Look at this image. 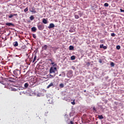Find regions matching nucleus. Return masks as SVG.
Listing matches in <instances>:
<instances>
[{"mask_svg":"<svg viewBox=\"0 0 124 124\" xmlns=\"http://www.w3.org/2000/svg\"><path fill=\"white\" fill-rule=\"evenodd\" d=\"M13 76L16 77V78H20L21 75V70L16 69L13 71Z\"/></svg>","mask_w":124,"mask_h":124,"instance_id":"1","label":"nucleus"},{"mask_svg":"<svg viewBox=\"0 0 124 124\" xmlns=\"http://www.w3.org/2000/svg\"><path fill=\"white\" fill-rule=\"evenodd\" d=\"M73 76V71L71 70H69L67 73V77L68 78H71Z\"/></svg>","mask_w":124,"mask_h":124,"instance_id":"2","label":"nucleus"},{"mask_svg":"<svg viewBox=\"0 0 124 124\" xmlns=\"http://www.w3.org/2000/svg\"><path fill=\"white\" fill-rule=\"evenodd\" d=\"M5 82H3L2 84L4 85L5 88H8V86L10 85V84L8 83V82H9V78H6Z\"/></svg>","mask_w":124,"mask_h":124,"instance_id":"3","label":"nucleus"},{"mask_svg":"<svg viewBox=\"0 0 124 124\" xmlns=\"http://www.w3.org/2000/svg\"><path fill=\"white\" fill-rule=\"evenodd\" d=\"M36 83V79H34V78L31 79L29 82V83L30 84V86H34V84Z\"/></svg>","mask_w":124,"mask_h":124,"instance_id":"4","label":"nucleus"},{"mask_svg":"<svg viewBox=\"0 0 124 124\" xmlns=\"http://www.w3.org/2000/svg\"><path fill=\"white\" fill-rule=\"evenodd\" d=\"M37 27L38 28V30H39V31H43V30H44V25H43V24H38L37 25Z\"/></svg>","mask_w":124,"mask_h":124,"instance_id":"5","label":"nucleus"},{"mask_svg":"<svg viewBox=\"0 0 124 124\" xmlns=\"http://www.w3.org/2000/svg\"><path fill=\"white\" fill-rule=\"evenodd\" d=\"M64 120L66 123H68L70 121V115L69 116L67 114L64 115Z\"/></svg>","mask_w":124,"mask_h":124,"instance_id":"6","label":"nucleus"},{"mask_svg":"<svg viewBox=\"0 0 124 124\" xmlns=\"http://www.w3.org/2000/svg\"><path fill=\"white\" fill-rule=\"evenodd\" d=\"M29 10L30 12H32V13H36V11H35V8H34V7L33 6L29 8Z\"/></svg>","mask_w":124,"mask_h":124,"instance_id":"7","label":"nucleus"},{"mask_svg":"<svg viewBox=\"0 0 124 124\" xmlns=\"http://www.w3.org/2000/svg\"><path fill=\"white\" fill-rule=\"evenodd\" d=\"M20 90H23V89H21V87L15 88L14 87H11V91L13 92H16V91H20Z\"/></svg>","mask_w":124,"mask_h":124,"instance_id":"8","label":"nucleus"},{"mask_svg":"<svg viewBox=\"0 0 124 124\" xmlns=\"http://www.w3.org/2000/svg\"><path fill=\"white\" fill-rule=\"evenodd\" d=\"M14 16H15L16 18L18 17V14H11L10 16H8L9 19H11Z\"/></svg>","mask_w":124,"mask_h":124,"instance_id":"9","label":"nucleus"},{"mask_svg":"<svg viewBox=\"0 0 124 124\" xmlns=\"http://www.w3.org/2000/svg\"><path fill=\"white\" fill-rule=\"evenodd\" d=\"M50 48L53 49V51L54 53H56L57 50L59 49V47H52V46H50Z\"/></svg>","mask_w":124,"mask_h":124,"instance_id":"10","label":"nucleus"},{"mask_svg":"<svg viewBox=\"0 0 124 124\" xmlns=\"http://www.w3.org/2000/svg\"><path fill=\"white\" fill-rule=\"evenodd\" d=\"M53 28H55V24L53 23H50L49 26H48V29H53Z\"/></svg>","mask_w":124,"mask_h":124,"instance_id":"11","label":"nucleus"},{"mask_svg":"<svg viewBox=\"0 0 124 124\" xmlns=\"http://www.w3.org/2000/svg\"><path fill=\"white\" fill-rule=\"evenodd\" d=\"M6 26H8V27H10L12 26L13 27L14 26V24L12 23H7L5 24Z\"/></svg>","mask_w":124,"mask_h":124,"instance_id":"12","label":"nucleus"},{"mask_svg":"<svg viewBox=\"0 0 124 124\" xmlns=\"http://www.w3.org/2000/svg\"><path fill=\"white\" fill-rule=\"evenodd\" d=\"M100 48H103V49H107V46H104V45L103 44H101L100 45Z\"/></svg>","mask_w":124,"mask_h":124,"instance_id":"13","label":"nucleus"},{"mask_svg":"<svg viewBox=\"0 0 124 124\" xmlns=\"http://www.w3.org/2000/svg\"><path fill=\"white\" fill-rule=\"evenodd\" d=\"M49 73H55V71L54 70L53 67H51L50 68Z\"/></svg>","mask_w":124,"mask_h":124,"instance_id":"14","label":"nucleus"},{"mask_svg":"<svg viewBox=\"0 0 124 124\" xmlns=\"http://www.w3.org/2000/svg\"><path fill=\"white\" fill-rule=\"evenodd\" d=\"M48 48V46L47 45H44L43 46H42L43 50H47V48Z\"/></svg>","mask_w":124,"mask_h":124,"instance_id":"15","label":"nucleus"},{"mask_svg":"<svg viewBox=\"0 0 124 124\" xmlns=\"http://www.w3.org/2000/svg\"><path fill=\"white\" fill-rule=\"evenodd\" d=\"M31 31H34V32H35V31H37V29H36V28L35 27H33L31 28Z\"/></svg>","mask_w":124,"mask_h":124,"instance_id":"16","label":"nucleus"},{"mask_svg":"<svg viewBox=\"0 0 124 124\" xmlns=\"http://www.w3.org/2000/svg\"><path fill=\"white\" fill-rule=\"evenodd\" d=\"M78 15L79 16V17H82L83 16V14L84 13L81 12V11H78Z\"/></svg>","mask_w":124,"mask_h":124,"instance_id":"17","label":"nucleus"},{"mask_svg":"<svg viewBox=\"0 0 124 124\" xmlns=\"http://www.w3.org/2000/svg\"><path fill=\"white\" fill-rule=\"evenodd\" d=\"M54 86V84H53V82H51L48 85L46 88V89H49V88H51V87Z\"/></svg>","mask_w":124,"mask_h":124,"instance_id":"18","label":"nucleus"},{"mask_svg":"<svg viewBox=\"0 0 124 124\" xmlns=\"http://www.w3.org/2000/svg\"><path fill=\"white\" fill-rule=\"evenodd\" d=\"M13 45L14 47H17L18 46V42L16 41L13 43Z\"/></svg>","mask_w":124,"mask_h":124,"instance_id":"19","label":"nucleus"},{"mask_svg":"<svg viewBox=\"0 0 124 124\" xmlns=\"http://www.w3.org/2000/svg\"><path fill=\"white\" fill-rule=\"evenodd\" d=\"M29 85H30V83H29V82H26L24 84V87L27 88H28V87H29Z\"/></svg>","mask_w":124,"mask_h":124,"instance_id":"20","label":"nucleus"},{"mask_svg":"<svg viewBox=\"0 0 124 124\" xmlns=\"http://www.w3.org/2000/svg\"><path fill=\"white\" fill-rule=\"evenodd\" d=\"M69 32H74V31H75V29H73V28H71L69 30Z\"/></svg>","mask_w":124,"mask_h":124,"instance_id":"21","label":"nucleus"},{"mask_svg":"<svg viewBox=\"0 0 124 124\" xmlns=\"http://www.w3.org/2000/svg\"><path fill=\"white\" fill-rule=\"evenodd\" d=\"M34 56V58H33L32 62H35V61H36V58H37L36 54H35Z\"/></svg>","mask_w":124,"mask_h":124,"instance_id":"22","label":"nucleus"},{"mask_svg":"<svg viewBox=\"0 0 124 124\" xmlns=\"http://www.w3.org/2000/svg\"><path fill=\"white\" fill-rule=\"evenodd\" d=\"M98 117L99 119V120H102V119H104V117H103V116H102V115H98Z\"/></svg>","mask_w":124,"mask_h":124,"instance_id":"23","label":"nucleus"},{"mask_svg":"<svg viewBox=\"0 0 124 124\" xmlns=\"http://www.w3.org/2000/svg\"><path fill=\"white\" fill-rule=\"evenodd\" d=\"M61 75H62V77H65V72H62Z\"/></svg>","mask_w":124,"mask_h":124,"instance_id":"24","label":"nucleus"},{"mask_svg":"<svg viewBox=\"0 0 124 124\" xmlns=\"http://www.w3.org/2000/svg\"><path fill=\"white\" fill-rule=\"evenodd\" d=\"M42 22L43 24H47V20H46L45 18L43 19Z\"/></svg>","mask_w":124,"mask_h":124,"instance_id":"25","label":"nucleus"},{"mask_svg":"<svg viewBox=\"0 0 124 124\" xmlns=\"http://www.w3.org/2000/svg\"><path fill=\"white\" fill-rule=\"evenodd\" d=\"M69 48V50H74V46H70Z\"/></svg>","mask_w":124,"mask_h":124,"instance_id":"26","label":"nucleus"},{"mask_svg":"<svg viewBox=\"0 0 124 124\" xmlns=\"http://www.w3.org/2000/svg\"><path fill=\"white\" fill-rule=\"evenodd\" d=\"M104 6H105V7H108V6H109V4H108V3H105Z\"/></svg>","mask_w":124,"mask_h":124,"instance_id":"27","label":"nucleus"},{"mask_svg":"<svg viewBox=\"0 0 124 124\" xmlns=\"http://www.w3.org/2000/svg\"><path fill=\"white\" fill-rule=\"evenodd\" d=\"M71 60H72V61H74V60H75V56L73 55L71 56Z\"/></svg>","mask_w":124,"mask_h":124,"instance_id":"28","label":"nucleus"},{"mask_svg":"<svg viewBox=\"0 0 124 124\" xmlns=\"http://www.w3.org/2000/svg\"><path fill=\"white\" fill-rule=\"evenodd\" d=\"M110 65L112 67H114L115 66V63L113 62H110Z\"/></svg>","mask_w":124,"mask_h":124,"instance_id":"29","label":"nucleus"},{"mask_svg":"<svg viewBox=\"0 0 124 124\" xmlns=\"http://www.w3.org/2000/svg\"><path fill=\"white\" fill-rule=\"evenodd\" d=\"M23 93L24 94H25V93H27V92H25V91L20 92V95H22V94H23Z\"/></svg>","mask_w":124,"mask_h":124,"instance_id":"30","label":"nucleus"},{"mask_svg":"<svg viewBox=\"0 0 124 124\" xmlns=\"http://www.w3.org/2000/svg\"><path fill=\"white\" fill-rule=\"evenodd\" d=\"M74 16L75 19H79V16L78 15H75Z\"/></svg>","mask_w":124,"mask_h":124,"instance_id":"31","label":"nucleus"},{"mask_svg":"<svg viewBox=\"0 0 124 124\" xmlns=\"http://www.w3.org/2000/svg\"><path fill=\"white\" fill-rule=\"evenodd\" d=\"M30 19L31 20V21H32V20L34 19V17H33V16H31L30 17Z\"/></svg>","mask_w":124,"mask_h":124,"instance_id":"32","label":"nucleus"},{"mask_svg":"<svg viewBox=\"0 0 124 124\" xmlns=\"http://www.w3.org/2000/svg\"><path fill=\"white\" fill-rule=\"evenodd\" d=\"M59 87L60 88H63V87H64V85H63V83H61L60 84Z\"/></svg>","mask_w":124,"mask_h":124,"instance_id":"33","label":"nucleus"},{"mask_svg":"<svg viewBox=\"0 0 124 124\" xmlns=\"http://www.w3.org/2000/svg\"><path fill=\"white\" fill-rule=\"evenodd\" d=\"M111 36H112V37H115V36H116V34H115V33H111Z\"/></svg>","mask_w":124,"mask_h":124,"instance_id":"34","label":"nucleus"},{"mask_svg":"<svg viewBox=\"0 0 124 124\" xmlns=\"http://www.w3.org/2000/svg\"><path fill=\"white\" fill-rule=\"evenodd\" d=\"M116 49H117V50H120V49H121V46H119V45L117 46H116Z\"/></svg>","mask_w":124,"mask_h":124,"instance_id":"35","label":"nucleus"},{"mask_svg":"<svg viewBox=\"0 0 124 124\" xmlns=\"http://www.w3.org/2000/svg\"><path fill=\"white\" fill-rule=\"evenodd\" d=\"M68 124H75L73 121H70L69 123H68Z\"/></svg>","mask_w":124,"mask_h":124,"instance_id":"36","label":"nucleus"},{"mask_svg":"<svg viewBox=\"0 0 124 124\" xmlns=\"http://www.w3.org/2000/svg\"><path fill=\"white\" fill-rule=\"evenodd\" d=\"M29 11V8L27 7L26 9H24V12H27Z\"/></svg>","mask_w":124,"mask_h":124,"instance_id":"37","label":"nucleus"},{"mask_svg":"<svg viewBox=\"0 0 124 124\" xmlns=\"http://www.w3.org/2000/svg\"><path fill=\"white\" fill-rule=\"evenodd\" d=\"M86 65H87V66H89L91 65V62H88L86 63Z\"/></svg>","mask_w":124,"mask_h":124,"instance_id":"38","label":"nucleus"},{"mask_svg":"<svg viewBox=\"0 0 124 124\" xmlns=\"http://www.w3.org/2000/svg\"><path fill=\"white\" fill-rule=\"evenodd\" d=\"M75 100H74V101L73 102H71V104H72L73 105H75Z\"/></svg>","mask_w":124,"mask_h":124,"instance_id":"39","label":"nucleus"},{"mask_svg":"<svg viewBox=\"0 0 124 124\" xmlns=\"http://www.w3.org/2000/svg\"><path fill=\"white\" fill-rule=\"evenodd\" d=\"M93 110L94 111V112H96V108H95V107H93Z\"/></svg>","mask_w":124,"mask_h":124,"instance_id":"40","label":"nucleus"},{"mask_svg":"<svg viewBox=\"0 0 124 124\" xmlns=\"http://www.w3.org/2000/svg\"><path fill=\"white\" fill-rule=\"evenodd\" d=\"M32 36L33 38H36V35H35V34H32Z\"/></svg>","mask_w":124,"mask_h":124,"instance_id":"41","label":"nucleus"},{"mask_svg":"<svg viewBox=\"0 0 124 124\" xmlns=\"http://www.w3.org/2000/svg\"><path fill=\"white\" fill-rule=\"evenodd\" d=\"M99 62L100 63H102V59H99Z\"/></svg>","mask_w":124,"mask_h":124,"instance_id":"42","label":"nucleus"},{"mask_svg":"<svg viewBox=\"0 0 124 124\" xmlns=\"http://www.w3.org/2000/svg\"><path fill=\"white\" fill-rule=\"evenodd\" d=\"M9 79H11V80H15V79L12 77H10L9 78Z\"/></svg>","mask_w":124,"mask_h":124,"instance_id":"43","label":"nucleus"},{"mask_svg":"<svg viewBox=\"0 0 124 124\" xmlns=\"http://www.w3.org/2000/svg\"><path fill=\"white\" fill-rule=\"evenodd\" d=\"M8 81H9V82H11V83H14V81L13 80H12L9 79Z\"/></svg>","mask_w":124,"mask_h":124,"instance_id":"44","label":"nucleus"},{"mask_svg":"<svg viewBox=\"0 0 124 124\" xmlns=\"http://www.w3.org/2000/svg\"><path fill=\"white\" fill-rule=\"evenodd\" d=\"M63 100H65V101H68V99H67V98H64Z\"/></svg>","mask_w":124,"mask_h":124,"instance_id":"45","label":"nucleus"},{"mask_svg":"<svg viewBox=\"0 0 124 124\" xmlns=\"http://www.w3.org/2000/svg\"><path fill=\"white\" fill-rule=\"evenodd\" d=\"M114 104L115 105H118V104H119V103L118 102H114Z\"/></svg>","mask_w":124,"mask_h":124,"instance_id":"46","label":"nucleus"},{"mask_svg":"<svg viewBox=\"0 0 124 124\" xmlns=\"http://www.w3.org/2000/svg\"><path fill=\"white\" fill-rule=\"evenodd\" d=\"M120 12H124V10H123V9H120Z\"/></svg>","mask_w":124,"mask_h":124,"instance_id":"47","label":"nucleus"},{"mask_svg":"<svg viewBox=\"0 0 124 124\" xmlns=\"http://www.w3.org/2000/svg\"><path fill=\"white\" fill-rule=\"evenodd\" d=\"M53 70H54V71L55 70H57V67H53Z\"/></svg>","mask_w":124,"mask_h":124,"instance_id":"48","label":"nucleus"},{"mask_svg":"<svg viewBox=\"0 0 124 124\" xmlns=\"http://www.w3.org/2000/svg\"><path fill=\"white\" fill-rule=\"evenodd\" d=\"M107 102H108V100H105V104H107Z\"/></svg>","mask_w":124,"mask_h":124,"instance_id":"49","label":"nucleus"},{"mask_svg":"<svg viewBox=\"0 0 124 124\" xmlns=\"http://www.w3.org/2000/svg\"><path fill=\"white\" fill-rule=\"evenodd\" d=\"M72 68L73 69H74V70L75 69V67L72 66Z\"/></svg>","mask_w":124,"mask_h":124,"instance_id":"50","label":"nucleus"},{"mask_svg":"<svg viewBox=\"0 0 124 124\" xmlns=\"http://www.w3.org/2000/svg\"><path fill=\"white\" fill-rule=\"evenodd\" d=\"M119 0H115L114 1H115V2H118V1Z\"/></svg>","mask_w":124,"mask_h":124,"instance_id":"51","label":"nucleus"},{"mask_svg":"<svg viewBox=\"0 0 124 124\" xmlns=\"http://www.w3.org/2000/svg\"><path fill=\"white\" fill-rule=\"evenodd\" d=\"M54 64H55V63L54 62H51L52 65H53Z\"/></svg>","mask_w":124,"mask_h":124,"instance_id":"52","label":"nucleus"},{"mask_svg":"<svg viewBox=\"0 0 124 124\" xmlns=\"http://www.w3.org/2000/svg\"><path fill=\"white\" fill-rule=\"evenodd\" d=\"M53 66H57V64H54V65H53Z\"/></svg>","mask_w":124,"mask_h":124,"instance_id":"53","label":"nucleus"},{"mask_svg":"<svg viewBox=\"0 0 124 124\" xmlns=\"http://www.w3.org/2000/svg\"><path fill=\"white\" fill-rule=\"evenodd\" d=\"M53 66H57V64H54V65H53Z\"/></svg>","mask_w":124,"mask_h":124,"instance_id":"54","label":"nucleus"},{"mask_svg":"<svg viewBox=\"0 0 124 124\" xmlns=\"http://www.w3.org/2000/svg\"><path fill=\"white\" fill-rule=\"evenodd\" d=\"M47 114H48V112H45V115L47 116Z\"/></svg>","mask_w":124,"mask_h":124,"instance_id":"55","label":"nucleus"},{"mask_svg":"<svg viewBox=\"0 0 124 124\" xmlns=\"http://www.w3.org/2000/svg\"><path fill=\"white\" fill-rule=\"evenodd\" d=\"M117 108H118V107H114V109H117Z\"/></svg>","mask_w":124,"mask_h":124,"instance_id":"56","label":"nucleus"},{"mask_svg":"<svg viewBox=\"0 0 124 124\" xmlns=\"http://www.w3.org/2000/svg\"><path fill=\"white\" fill-rule=\"evenodd\" d=\"M22 48H23V49H25V48H26V46H22Z\"/></svg>","mask_w":124,"mask_h":124,"instance_id":"57","label":"nucleus"},{"mask_svg":"<svg viewBox=\"0 0 124 124\" xmlns=\"http://www.w3.org/2000/svg\"><path fill=\"white\" fill-rule=\"evenodd\" d=\"M9 72L10 73H11V70H10L9 71Z\"/></svg>","mask_w":124,"mask_h":124,"instance_id":"58","label":"nucleus"},{"mask_svg":"<svg viewBox=\"0 0 124 124\" xmlns=\"http://www.w3.org/2000/svg\"><path fill=\"white\" fill-rule=\"evenodd\" d=\"M26 56H27V57H29V54L27 53Z\"/></svg>","mask_w":124,"mask_h":124,"instance_id":"59","label":"nucleus"},{"mask_svg":"<svg viewBox=\"0 0 124 124\" xmlns=\"http://www.w3.org/2000/svg\"><path fill=\"white\" fill-rule=\"evenodd\" d=\"M49 76H51V77H53V75H49Z\"/></svg>","mask_w":124,"mask_h":124,"instance_id":"60","label":"nucleus"},{"mask_svg":"<svg viewBox=\"0 0 124 124\" xmlns=\"http://www.w3.org/2000/svg\"><path fill=\"white\" fill-rule=\"evenodd\" d=\"M59 76H62V74L59 75Z\"/></svg>","mask_w":124,"mask_h":124,"instance_id":"61","label":"nucleus"},{"mask_svg":"<svg viewBox=\"0 0 124 124\" xmlns=\"http://www.w3.org/2000/svg\"><path fill=\"white\" fill-rule=\"evenodd\" d=\"M84 93H86V90H84Z\"/></svg>","mask_w":124,"mask_h":124,"instance_id":"62","label":"nucleus"},{"mask_svg":"<svg viewBox=\"0 0 124 124\" xmlns=\"http://www.w3.org/2000/svg\"><path fill=\"white\" fill-rule=\"evenodd\" d=\"M103 74H104V73H102V75H103Z\"/></svg>","mask_w":124,"mask_h":124,"instance_id":"63","label":"nucleus"},{"mask_svg":"<svg viewBox=\"0 0 124 124\" xmlns=\"http://www.w3.org/2000/svg\"><path fill=\"white\" fill-rule=\"evenodd\" d=\"M73 121H74V118H73Z\"/></svg>","mask_w":124,"mask_h":124,"instance_id":"64","label":"nucleus"}]
</instances>
